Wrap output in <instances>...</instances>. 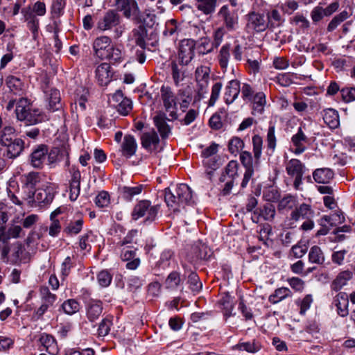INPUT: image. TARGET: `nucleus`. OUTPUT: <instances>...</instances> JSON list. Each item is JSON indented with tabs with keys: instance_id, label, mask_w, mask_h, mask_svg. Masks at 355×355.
I'll return each instance as SVG.
<instances>
[{
	"instance_id": "1",
	"label": "nucleus",
	"mask_w": 355,
	"mask_h": 355,
	"mask_svg": "<svg viewBox=\"0 0 355 355\" xmlns=\"http://www.w3.org/2000/svg\"><path fill=\"white\" fill-rule=\"evenodd\" d=\"M116 12H122L126 19H132L137 23H141L146 26H153L155 15L145 12V18L140 12L138 4L135 0H114Z\"/></svg>"
},
{
	"instance_id": "2",
	"label": "nucleus",
	"mask_w": 355,
	"mask_h": 355,
	"mask_svg": "<svg viewBox=\"0 0 355 355\" xmlns=\"http://www.w3.org/2000/svg\"><path fill=\"white\" fill-rule=\"evenodd\" d=\"M121 21L116 10H109L98 21L96 28L102 32L113 30L114 37L118 39L125 31V26L121 24Z\"/></svg>"
},
{
	"instance_id": "3",
	"label": "nucleus",
	"mask_w": 355,
	"mask_h": 355,
	"mask_svg": "<svg viewBox=\"0 0 355 355\" xmlns=\"http://www.w3.org/2000/svg\"><path fill=\"white\" fill-rule=\"evenodd\" d=\"M17 119L24 121L27 125H32L44 121L46 116L37 109H32L26 98H20L15 109Z\"/></svg>"
},
{
	"instance_id": "4",
	"label": "nucleus",
	"mask_w": 355,
	"mask_h": 355,
	"mask_svg": "<svg viewBox=\"0 0 355 355\" xmlns=\"http://www.w3.org/2000/svg\"><path fill=\"white\" fill-rule=\"evenodd\" d=\"M159 206H153L149 200H143L136 204L131 215L133 220L145 217V221L152 222L156 218Z\"/></svg>"
},
{
	"instance_id": "5",
	"label": "nucleus",
	"mask_w": 355,
	"mask_h": 355,
	"mask_svg": "<svg viewBox=\"0 0 355 355\" xmlns=\"http://www.w3.org/2000/svg\"><path fill=\"white\" fill-rule=\"evenodd\" d=\"M246 29L249 33H261L268 28L263 14L250 12L246 15Z\"/></svg>"
},
{
	"instance_id": "6",
	"label": "nucleus",
	"mask_w": 355,
	"mask_h": 355,
	"mask_svg": "<svg viewBox=\"0 0 355 355\" xmlns=\"http://www.w3.org/2000/svg\"><path fill=\"white\" fill-rule=\"evenodd\" d=\"M196 42L191 39L181 40L179 44L178 61L180 65H187L195 55Z\"/></svg>"
},
{
	"instance_id": "7",
	"label": "nucleus",
	"mask_w": 355,
	"mask_h": 355,
	"mask_svg": "<svg viewBox=\"0 0 355 355\" xmlns=\"http://www.w3.org/2000/svg\"><path fill=\"white\" fill-rule=\"evenodd\" d=\"M304 166L297 159H291L286 164V170L288 175L295 177L293 182L296 190L301 189Z\"/></svg>"
},
{
	"instance_id": "8",
	"label": "nucleus",
	"mask_w": 355,
	"mask_h": 355,
	"mask_svg": "<svg viewBox=\"0 0 355 355\" xmlns=\"http://www.w3.org/2000/svg\"><path fill=\"white\" fill-rule=\"evenodd\" d=\"M322 3H320L317 6L314 7L311 12V18L313 23L318 24L322 21L324 17H329L336 12L339 8L340 3L338 1L331 2L326 8H323Z\"/></svg>"
},
{
	"instance_id": "9",
	"label": "nucleus",
	"mask_w": 355,
	"mask_h": 355,
	"mask_svg": "<svg viewBox=\"0 0 355 355\" xmlns=\"http://www.w3.org/2000/svg\"><path fill=\"white\" fill-rule=\"evenodd\" d=\"M55 191L53 187H47L45 189H37L34 191V196H28L27 195L26 200L29 204L40 205L41 203L49 204L54 198Z\"/></svg>"
},
{
	"instance_id": "10",
	"label": "nucleus",
	"mask_w": 355,
	"mask_h": 355,
	"mask_svg": "<svg viewBox=\"0 0 355 355\" xmlns=\"http://www.w3.org/2000/svg\"><path fill=\"white\" fill-rule=\"evenodd\" d=\"M48 146L45 144L38 145L29 156L30 164L35 168H42L46 161Z\"/></svg>"
},
{
	"instance_id": "11",
	"label": "nucleus",
	"mask_w": 355,
	"mask_h": 355,
	"mask_svg": "<svg viewBox=\"0 0 355 355\" xmlns=\"http://www.w3.org/2000/svg\"><path fill=\"white\" fill-rule=\"evenodd\" d=\"M112 46L111 38L108 36H100L96 37L93 42L94 55L101 60L107 56V52Z\"/></svg>"
},
{
	"instance_id": "12",
	"label": "nucleus",
	"mask_w": 355,
	"mask_h": 355,
	"mask_svg": "<svg viewBox=\"0 0 355 355\" xmlns=\"http://www.w3.org/2000/svg\"><path fill=\"white\" fill-rule=\"evenodd\" d=\"M44 94L49 110L51 112L62 110V103L59 90L55 88L47 89L44 91Z\"/></svg>"
},
{
	"instance_id": "13",
	"label": "nucleus",
	"mask_w": 355,
	"mask_h": 355,
	"mask_svg": "<svg viewBox=\"0 0 355 355\" xmlns=\"http://www.w3.org/2000/svg\"><path fill=\"white\" fill-rule=\"evenodd\" d=\"M22 188L27 191L28 196H34L35 186L40 181L38 172H30L21 176Z\"/></svg>"
},
{
	"instance_id": "14",
	"label": "nucleus",
	"mask_w": 355,
	"mask_h": 355,
	"mask_svg": "<svg viewBox=\"0 0 355 355\" xmlns=\"http://www.w3.org/2000/svg\"><path fill=\"white\" fill-rule=\"evenodd\" d=\"M218 15L223 19L225 28L228 31L236 30L238 26V17L230 11L228 6H223L220 8Z\"/></svg>"
},
{
	"instance_id": "15",
	"label": "nucleus",
	"mask_w": 355,
	"mask_h": 355,
	"mask_svg": "<svg viewBox=\"0 0 355 355\" xmlns=\"http://www.w3.org/2000/svg\"><path fill=\"white\" fill-rule=\"evenodd\" d=\"M24 21L26 22L27 27L31 31L33 37L36 40L38 35L39 20L36 15L31 10V7H27L21 10Z\"/></svg>"
},
{
	"instance_id": "16",
	"label": "nucleus",
	"mask_w": 355,
	"mask_h": 355,
	"mask_svg": "<svg viewBox=\"0 0 355 355\" xmlns=\"http://www.w3.org/2000/svg\"><path fill=\"white\" fill-rule=\"evenodd\" d=\"M86 316L89 322H94L99 318L103 312V303L100 300H91L86 304Z\"/></svg>"
},
{
	"instance_id": "17",
	"label": "nucleus",
	"mask_w": 355,
	"mask_h": 355,
	"mask_svg": "<svg viewBox=\"0 0 355 355\" xmlns=\"http://www.w3.org/2000/svg\"><path fill=\"white\" fill-rule=\"evenodd\" d=\"M249 103L252 115L260 116L263 114L266 105V94L263 92H257L256 96Z\"/></svg>"
},
{
	"instance_id": "18",
	"label": "nucleus",
	"mask_w": 355,
	"mask_h": 355,
	"mask_svg": "<svg viewBox=\"0 0 355 355\" xmlns=\"http://www.w3.org/2000/svg\"><path fill=\"white\" fill-rule=\"evenodd\" d=\"M241 88V83L237 80H232L229 82L228 85L225 87L224 99L226 104L232 103L238 97Z\"/></svg>"
},
{
	"instance_id": "19",
	"label": "nucleus",
	"mask_w": 355,
	"mask_h": 355,
	"mask_svg": "<svg viewBox=\"0 0 355 355\" xmlns=\"http://www.w3.org/2000/svg\"><path fill=\"white\" fill-rule=\"evenodd\" d=\"M96 78L101 86H106L112 79L110 65L107 63H102L96 69Z\"/></svg>"
},
{
	"instance_id": "20",
	"label": "nucleus",
	"mask_w": 355,
	"mask_h": 355,
	"mask_svg": "<svg viewBox=\"0 0 355 355\" xmlns=\"http://www.w3.org/2000/svg\"><path fill=\"white\" fill-rule=\"evenodd\" d=\"M137 148V144L135 137L130 135H125L121 146L122 155L130 158L135 154Z\"/></svg>"
},
{
	"instance_id": "21",
	"label": "nucleus",
	"mask_w": 355,
	"mask_h": 355,
	"mask_svg": "<svg viewBox=\"0 0 355 355\" xmlns=\"http://www.w3.org/2000/svg\"><path fill=\"white\" fill-rule=\"evenodd\" d=\"M309 139L302 130V127L298 128L296 134L293 135L291 137V142L295 146L293 153L296 155H300L304 153L306 147L304 144L308 142Z\"/></svg>"
},
{
	"instance_id": "22",
	"label": "nucleus",
	"mask_w": 355,
	"mask_h": 355,
	"mask_svg": "<svg viewBox=\"0 0 355 355\" xmlns=\"http://www.w3.org/2000/svg\"><path fill=\"white\" fill-rule=\"evenodd\" d=\"M353 277V272L349 270L340 271L332 281L331 288L333 291H338L343 286H346Z\"/></svg>"
},
{
	"instance_id": "23",
	"label": "nucleus",
	"mask_w": 355,
	"mask_h": 355,
	"mask_svg": "<svg viewBox=\"0 0 355 355\" xmlns=\"http://www.w3.org/2000/svg\"><path fill=\"white\" fill-rule=\"evenodd\" d=\"M175 194L180 202L181 206L191 205L193 202L191 188L186 184H179L175 189Z\"/></svg>"
},
{
	"instance_id": "24",
	"label": "nucleus",
	"mask_w": 355,
	"mask_h": 355,
	"mask_svg": "<svg viewBox=\"0 0 355 355\" xmlns=\"http://www.w3.org/2000/svg\"><path fill=\"white\" fill-rule=\"evenodd\" d=\"M254 217L252 220L258 223L259 218L262 217L266 220H272L275 216V208L272 204H266L262 208L254 211Z\"/></svg>"
},
{
	"instance_id": "25",
	"label": "nucleus",
	"mask_w": 355,
	"mask_h": 355,
	"mask_svg": "<svg viewBox=\"0 0 355 355\" xmlns=\"http://www.w3.org/2000/svg\"><path fill=\"white\" fill-rule=\"evenodd\" d=\"M161 97L166 110L176 109L177 97L169 87L162 86L161 87Z\"/></svg>"
},
{
	"instance_id": "26",
	"label": "nucleus",
	"mask_w": 355,
	"mask_h": 355,
	"mask_svg": "<svg viewBox=\"0 0 355 355\" xmlns=\"http://www.w3.org/2000/svg\"><path fill=\"white\" fill-rule=\"evenodd\" d=\"M333 304L337 308V313L342 317L348 314V296L345 293H339L334 299Z\"/></svg>"
},
{
	"instance_id": "27",
	"label": "nucleus",
	"mask_w": 355,
	"mask_h": 355,
	"mask_svg": "<svg viewBox=\"0 0 355 355\" xmlns=\"http://www.w3.org/2000/svg\"><path fill=\"white\" fill-rule=\"evenodd\" d=\"M334 176V171L329 168H320L315 169L313 173V178L317 183L327 184Z\"/></svg>"
},
{
	"instance_id": "28",
	"label": "nucleus",
	"mask_w": 355,
	"mask_h": 355,
	"mask_svg": "<svg viewBox=\"0 0 355 355\" xmlns=\"http://www.w3.org/2000/svg\"><path fill=\"white\" fill-rule=\"evenodd\" d=\"M155 125L157 127L162 139H166L171 133V128L166 123L164 114H159L153 118Z\"/></svg>"
},
{
	"instance_id": "29",
	"label": "nucleus",
	"mask_w": 355,
	"mask_h": 355,
	"mask_svg": "<svg viewBox=\"0 0 355 355\" xmlns=\"http://www.w3.org/2000/svg\"><path fill=\"white\" fill-rule=\"evenodd\" d=\"M4 146L7 147V157L14 159L18 157L24 150V141L21 139L17 138Z\"/></svg>"
},
{
	"instance_id": "30",
	"label": "nucleus",
	"mask_w": 355,
	"mask_h": 355,
	"mask_svg": "<svg viewBox=\"0 0 355 355\" xmlns=\"http://www.w3.org/2000/svg\"><path fill=\"white\" fill-rule=\"evenodd\" d=\"M177 98L180 100V108L184 112L192 101V88L189 85H187L180 89L177 94Z\"/></svg>"
},
{
	"instance_id": "31",
	"label": "nucleus",
	"mask_w": 355,
	"mask_h": 355,
	"mask_svg": "<svg viewBox=\"0 0 355 355\" xmlns=\"http://www.w3.org/2000/svg\"><path fill=\"white\" fill-rule=\"evenodd\" d=\"M121 259L126 261V268L130 270H135L140 264V259L136 257L135 250H125L121 253Z\"/></svg>"
},
{
	"instance_id": "32",
	"label": "nucleus",
	"mask_w": 355,
	"mask_h": 355,
	"mask_svg": "<svg viewBox=\"0 0 355 355\" xmlns=\"http://www.w3.org/2000/svg\"><path fill=\"white\" fill-rule=\"evenodd\" d=\"M40 342L49 354L51 355H56L58 354V348L57 343L51 335L46 334H42Z\"/></svg>"
},
{
	"instance_id": "33",
	"label": "nucleus",
	"mask_w": 355,
	"mask_h": 355,
	"mask_svg": "<svg viewBox=\"0 0 355 355\" xmlns=\"http://www.w3.org/2000/svg\"><path fill=\"white\" fill-rule=\"evenodd\" d=\"M313 215L311 206L302 203L299 207H296L291 214V218L293 220L297 221L300 218H310Z\"/></svg>"
},
{
	"instance_id": "34",
	"label": "nucleus",
	"mask_w": 355,
	"mask_h": 355,
	"mask_svg": "<svg viewBox=\"0 0 355 355\" xmlns=\"http://www.w3.org/2000/svg\"><path fill=\"white\" fill-rule=\"evenodd\" d=\"M196 8L203 14L211 15L216 10L217 0H194Z\"/></svg>"
},
{
	"instance_id": "35",
	"label": "nucleus",
	"mask_w": 355,
	"mask_h": 355,
	"mask_svg": "<svg viewBox=\"0 0 355 355\" xmlns=\"http://www.w3.org/2000/svg\"><path fill=\"white\" fill-rule=\"evenodd\" d=\"M107 54V56L104 60H108L112 64L120 63L125 58V53L123 49L119 46L112 45Z\"/></svg>"
},
{
	"instance_id": "36",
	"label": "nucleus",
	"mask_w": 355,
	"mask_h": 355,
	"mask_svg": "<svg viewBox=\"0 0 355 355\" xmlns=\"http://www.w3.org/2000/svg\"><path fill=\"white\" fill-rule=\"evenodd\" d=\"M268 28L272 29L279 27L284 23V19L282 17L280 12L277 9H272L266 13Z\"/></svg>"
},
{
	"instance_id": "37",
	"label": "nucleus",
	"mask_w": 355,
	"mask_h": 355,
	"mask_svg": "<svg viewBox=\"0 0 355 355\" xmlns=\"http://www.w3.org/2000/svg\"><path fill=\"white\" fill-rule=\"evenodd\" d=\"M323 120L324 123L332 129L336 128L339 125L338 113L334 109H327L323 111Z\"/></svg>"
},
{
	"instance_id": "38",
	"label": "nucleus",
	"mask_w": 355,
	"mask_h": 355,
	"mask_svg": "<svg viewBox=\"0 0 355 355\" xmlns=\"http://www.w3.org/2000/svg\"><path fill=\"white\" fill-rule=\"evenodd\" d=\"M141 146L146 148H150L151 146H157L159 142V139L157 132L152 130L150 132H144L141 137Z\"/></svg>"
},
{
	"instance_id": "39",
	"label": "nucleus",
	"mask_w": 355,
	"mask_h": 355,
	"mask_svg": "<svg viewBox=\"0 0 355 355\" xmlns=\"http://www.w3.org/2000/svg\"><path fill=\"white\" fill-rule=\"evenodd\" d=\"M218 61L220 67L223 69L226 70L230 60V44H226L223 45L219 51L217 56Z\"/></svg>"
},
{
	"instance_id": "40",
	"label": "nucleus",
	"mask_w": 355,
	"mask_h": 355,
	"mask_svg": "<svg viewBox=\"0 0 355 355\" xmlns=\"http://www.w3.org/2000/svg\"><path fill=\"white\" fill-rule=\"evenodd\" d=\"M185 66L180 65V63L173 62L171 64V74L175 85L178 86L185 77Z\"/></svg>"
},
{
	"instance_id": "41",
	"label": "nucleus",
	"mask_w": 355,
	"mask_h": 355,
	"mask_svg": "<svg viewBox=\"0 0 355 355\" xmlns=\"http://www.w3.org/2000/svg\"><path fill=\"white\" fill-rule=\"evenodd\" d=\"M261 348V345L260 343L254 340L252 342H239L234 346V349L246 351L249 353H256L259 351Z\"/></svg>"
},
{
	"instance_id": "42",
	"label": "nucleus",
	"mask_w": 355,
	"mask_h": 355,
	"mask_svg": "<svg viewBox=\"0 0 355 355\" xmlns=\"http://www.w3.org/2000/svg\"><path fill=\"white\" fill-rule=\"evenodd\" d=\"M40 295L42 304H46L49 307L52 306L57 300L56 295L51 293L49 288L45 286L40 287Z\"/></svg>"
},
{
	"instance_id": "43",
	"label": "nucleus",
	"mask_w": 355,
	"mask_h": 355,
	"mask_svg": "<svg viewBox=\"0 0 355 355\" xmlns=\"http://www.w3.org/2000/svg\"><path fill=\"white\" fill-rule=\"evenodd\" d=\"M164 199L168 207L173 209L175 211H179V207H181V204L175 194V191L174 192H171L170 189H165Z\"/></svg>"
},
{
	"instance_id": "44",
	"label": "nucleus",
	"mask_w": 355,
	"mask_h": 355,
	"mask_svg": "<svg viewBox=\"0 0 355 355\" xmlns=\"http://www.w3.org/2000/svg\"><path fill=\"white\" fill-rule=\"evenodd\" d=\"M324 259V255L319 246L314 245L311 248L309 253V261L311 263L322 265Z\"/></svg>"
},
{
	"instance_id": "45",
	"label": "nucleus",
	"mask_w": 355,
	"mask_h": 355,
	"mask_svg": "<svg viewBox=\"0 0 355 355\" xmlns=\"http://www.w3.org/2000/svg\"><path fill=\"white\" fill-rule=\"evenodd\" d=\"M350 15H351L347 10H343L340 12L339 14L335 15L327 26V31H334L338 27V25H340L342 22L347 19L350 17Z\"/></svg>"
},
{
	"instance_id": "46",
	"label": "nucleus",
	"mask_w": 355,
	"mask_h": 355,
	"mask_svg": "<svg viewBox=\"0 0 355 355\" xmlns=\"http://www.w3.org/2000/svg\"><path fill=\"white\" fill-rule=\"evenodd\" d=\"M291 294V292L289 290V288L286 287H282L277 288L275 291L274 293L269 296L268 300L270 302H271L272 304H277L281 302L282 300H284L287 297L290 296Z\"/></svg>"
},
{
	"instance_id": "47",
	"label": "nucleus",
	"mask_w": 355,
	"mask_h": 355,
	"mask_svg": "<svg viewBox=\"0 0 355 355\" xmlns=\"http://www.w3.org/2000/svg\"><path fill=\"white\" fill-rule=\"evenodd\" d=\"M253 153L254 157V166H257L259 164V159L261 155L263 139L261 137L258 135L252 137Z\"/></svg>"
},
{
	"instance_id": "48",
	"label": "nucleus",
	"mask_w": 355,
	"mask_h": 355,
	"mask_svg": "<svg viewBox=\"0 0 355 355\" xmlns=\"http://www.w3.org/2000/svg\"><path fill=\"white\" fill-rule=\"evenodd\" d=\"M15 129L10 125L5 126L0 132V144L2 146L9 144L14 139Z\"/></svg>"
},
{
	"instance_id": "49",
	"label": "nucleus",
	"mask_w": 355,
	"mask_h": 355,
	"mask_svg": "<svg viewBox=\"0 0 355 355\" xmlns=\"http://www.w3.org/2000/svg\"><path fill=\"white\" fill-rule=\"evenodd\" d=\"M215 49V46L209 37H202L198 40V51L202 55L211 53Z\"/></svg>"
},
{
	"instance_id": "50",
	"label": "nucleus",
	"mask_w": 355,
	"mask_h": 355,
	"mask_svg": "<svg viewBox=\"0 0 355 355\" xmlns=\"http://www.w3.org/2000/svg\"><path fill=\"white\" fill-rule=\"evenodd\" d=\"M144 189L143 185L136 187H123L122 188L123 198L126 200H132V198L141 193Z\"/></svg>"
},
{
	"instance_id": "51",
	"label": "nucleus",
	"mask_w": 355,
	"mask_h": 355,
	"mask_svg": "<svg viewBox=\"0 0 355 355\" xmlns=\"http://www.w3.org/2000/svg\"><path fill=\"white\" fill-rule=\"evenodd\" d=\"M62 309L66 314L73 315L80 310V304L74 299H69L62 303Z\"/></svg>"
},
{
	"instance_id": "52",
	"label": "nucleus",
	"mask_w": 355,
	"mask_h": 355,
	"mask_svg": "<svg viewBox=\"0 0 355 355\" xmlns=\"http://www.w3.org/2000/svg\"><path fill=\"white\" fill-rule=\"evenodd\" d=\"M240 160L245 168V171L250 169L254 171V169L259 166V164L257 166H254V158L253 159L252 154L248 151H243L241 153Z\"/></svg>"
},
{
	"instance_id": "53",
	"label": "nucleus",
	"mask_w": 355,
	"mask_h": 355,
	"mask_svg": "<svg viewBox=\"0 0 355 355\" xmlns=\"http://www.w3.org/2000/svg\"><path fill=\"white\" fill-rule=\"evenodd\" d=\"M210 69L206 66L198 67L195 71V80L196 83L209 82Z\"/></svg>"
},
{
	"instance_id": "54",
	"label": "nucleus",
	"mask_w": 355,
	"mask_h": 355,
	"mask_svg": "<svg viewBox=\"0 0 355 355\" xmlns=\"http://www.w3.org/2000/svg\"><path fill=\"white\" fill-rule=\"evenodd\" d=\"M209 82L196 83L193 103L200 101L207 94Z\"/></svg>"
},
{
	"instance_id": "55",
	"label": "nucleus",
	"mask_w": 355,
	"mask_h": 355,
	"mask_svg": "<svg viewBox=\"0 0 355 355\" xmlns=\"http://www.w3.org/2000/svg\"><path fill=\"white\" fill-rule=\"evenodd\" d=\"M266 142L268 150H270L272 153L277 146V137L275 135V127L274 125H270L268 129Z\"/></svg>"
},
{
	"instance_id": "56",
	"label": "nucleus",
	"mask_w": 355,
	"mask_h": 355,
	"mask_svg": "<svg viewBox=\"0 0 355 355\" xmlns=\"http://www.w3.org/2000/svg\"><path fill=\"white\" fill-rule=\"evenodd\" d=\"M6 83L10 89L15 94L22 90L23 83L19 78L9 76L6 78Z\"/></svg>"
},
{
	"instance_id": "57",
	"label": "nucleus",
	"mask_w": 355,
	"mask_h": 355,
	"mask_svg": "<svg viewBox=\"0 0 355 355\" xmlns=\"http://www.w3.org/2000/svg\"><path fill=\"white\" fill-rule=\"evenodd\" d=\"M257 92L248 83H243L241 87V96L243 101L250 103L256 96Z\"/></svg>"
},
{
	"instance_id": "58",
	"label": "nucleus",
	"mask_w": 355,
	"mask_h": 355,
	"mask_svg": "<svg viewBox=\"0 0 355 355\" xmlns=\"http://www.w3.org/2000/svg\"><path fill=\"white\" fill-rule=\"evenodd\" d=\"M244 147L243 141L239 137H233L229 141L228 149L229 151L234 155H236L240 150H241Z\"/></svg>"
},
{
	"instance_id": "59",
	"label": "nucleus",
	"mask_w": 355,
	"mask_h": 355,
	"mask_svg": "<svg viewBox=\"0 0 355 355\" xmlns=\"http://www.w3.org/2000/svg\"><path fill=\"white\" fill-rule=\"evenodd\" d=\"M112 325V318L107 316L102 320L100 322L98 329V335L99 336H107L110 331V327Z\"/></svg>"
},
{
	"instance_id": "60",
	"label": "nucleus",
	"mask_w": 355,
	"mask_h": 355,
	"mask_svg": "<svg viewBox=\"0 0 355 355\" xmlns=\"http://www.w3.org/2000/svg\"><path fill=\"white\" fill-rule=\"evenodd\" d=\"M83 220L78 219L75 221H71L64 229V232L67 234H78L82 230Z\"/></svg>"
},
{
	"instance_id": "61",
	"label": "nucleus",
	"mask_w": 355,
	"mask_h": 355,
	"mask_svg": "<svg viewBox=\"0 0 355 355\" xmlns=\"http://www.w3.org/2000/svg\"><path fill=\"white\" fill-rule=\"evenodd\" d=\"M113 107H116L120 114L125 116L132 110V101L130 99L126 98L121 103H113Z\"/></svg>"
},
{
	"instance_id": "62",
	"label": "nucleus",
	"mask_w": 355,
	"mask_h": 355,
	"mask_svg": "<svg viewBox=\"0 0 355 355\" xmlns=\"http://www.w3.org/2000/svg\"><path fill=\"white\" fill-rule=\"evenodd\" d=\"M295 198L291 195H286L282 198L278 204V209H291L295 206Z\"/></svg>"
},
{
	"instance_id": "63",
	"label": "nucleus",
	"mask_w": 355,
	"mask_h": 355,
	"mask_svg": "<svg viewBox=\"0 0 355 355\" xmlns=\"http://www.w3.org/2000/svg\"><path fill=\"white\" fill-rule=\"evenodd\" d=\"M223 84L220 82H217L212 86L211 96L208 102L209 107L214 106L218 99Z\"/></svg>"
},
{
	"instance_id": "64",
	"label": "nucleus",
	"mask_w": 355,
	"mask_h": 355,
	"mask_svg": "<svg viewBox=\"0 0 355 355\" xmlns=\"http://www.w3.org/2000/svg\"><path fill=\"white\" fill-rule=\"evenodd\" d=\"M98 282L102 287L108 286L112 279V277L107 270H102L97 275Z\"/></svg>"
}]
</instances>
